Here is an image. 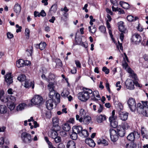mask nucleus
Segmentation results:
<instances>
[{"instance_id":"393cba45","label":"nucleus","mask_w":148,"mask_h":148,"mask_svg":"<svg viewBox=\"0 0 148 148\" xmlns=\"http://www.w3.org/2000/svg\"><path fill=\"white\" fill-rule=\"evenodd\" d=\"M144 104L145 106V107H144V109L142 113L143 115L146 116H148V106L147 104H146L145 103Z\"/></svg>"},{"instance_id":"9b49d317","label":"nucleus","mask_w":148,"mask_h":148,"mask_svg":"<svg viewBox=\"0 0 148 148\" xmlns=\"http://www.w3.org/2000/svg\"><path fill=\"white\" fill-rule=\"evenodd\" d=\"M139 134L136 131H134L130 134L127 137V139L129 140L134 141L136 137H138Z\"/></svg>"},{"instance_id":"79ce46f5","label":"nucleus","mask_w":148,"mask_h":148,"mask_svg":"<svg viewBox=\"0 0 148 148\" xmlns=\"http://www.w3.org/2000/svg\"><path fill=\"white\" fill-rule=\"evenodd\" d=\"M55 94V92L54 90L49 91V97L50 99H54L53 96Z\"/></svg>"},{"instance_id":"1a4fd4ad","label":"nucleus","mask_w":148,"mask_h":148,"mask_svg":"<svg viewBox=\"0 0 148 148\" xmlns=\"http://www.w3.org/2000/svg\"><path fill=\"white\" fill-rule=\"evenodd\" d=\"M92 95L90 97L91 100L96 102H97L99 100L101 99L99 92L97 90H95L92 92Z\"/></svg>"},{"instance_id":"e2e57ef3","label":"nucleus","mask_w":148,"mask_h":148,"mask_svg":"<svg viewBox=\"0 0 148 148\" xmlns=\"http://www.w3.org/2000/svg\"><path fill=\"white\" fill-rule=\"evenodd\" d=\"M137 29L139 31L141 32L143 31V28L142 27L140 26V24H139Z\"/></svg>"},{"instance_id":"39448f33","label":"nucleus","mask_w":148,"mask_h":148,"mask_svg":"<svg viewBox=\"0 0 148 148\" xmlns=\"http://www.w3.org/2000/svg\"><path fill=\"white\" fill-rule=\"evenodd\" d=\"M31 102L34 105L40 106L43 103V99L40 96L36 95L31 100Z\"/></svg>"},{"instance_id":"8fccbe9b","label":"nucleus","mask_w":148,"mask_h":148,"mask_svg":"<svg viewBox=\"0 0 148 148\" xmlns=\"http://www.w3.org/2000/svg\"><path fill=\"white\" fill-rule=\"evenodd\" d=\"M55 78V75L52 73H50L48 77V79L49 81L54 79Z\"/></svg>"},{"instance_id":"052dcab7","label":"nucleus","mask_w":148,"mask_h":148,"mask_svg":"<svg viewBox=\"0 0 148 148\" xmlns=\"http://www.w3.org/2000/svg\"><path fill=\"white\" fill-rule=\"evenodd\" d=\"M39 13L40 16H41L43 17L45 16L46 15V13L44 10H42Z\"/></svg>"},{"instance_id":"0eeeda50","label":"nucleus","mask_w":148,"mask_h":148,"mask_svg":"<svg viewBox=\"0 0 148 148\" xmlns=\"http://www.w3.org/2000/svg\"><path fill=\"white\" fill-rule=\"evenodd\" d=\"M127 103L130 110L132 112L135 111L136 109V103L134 99L130 98L127 101Z\"/></svg>"},{"instance_id":"0e129e2a","label":"nucleus","mask_w":148,"mask_h":148,"mask_svg":"<svg viewBox=\"0 0 148 148\" xmlns=\"http://www.w3.org/2000/svg\"><path fill=\"white\" fill-rule=\"evenodd\" d=\"M75 62L77 67L79 68L81 67V64L78 60H76L75 61Z\"/></svg>"},{"instance_id":"ddd939ff","label":"nucleus","mask_w":148,"mask_h":148,"mask_svg":"<svg viewBox=\"0 0 148 148\" xmlns=\"http://www.w3.org/2000/svg\"><path fill=\"white\" fill-rule=\"evenodd\" d=\"M55 99H50L47 101L46 102V106L47 108L51 110L53 108V103H56L55 102Z\"/></svg>"},{"instance_id":"e433bc0d","label":"nucleus","mask_w":148,"mask_h":148,"mask_svg":"<svg viewBox=\"0 0 148 148\" xmlns=\"http://www.w3.org/2000/svg\"><path fill=\"white\" fill-rule=\"evenodd\" d=\"M136 145L134 142H132L129 143L127 144L126 145V148H134L136 147Z\"/></svg>"},{"instance_id":"f3484780","label":"nucleus","mask_w":148,"mask_h":148,"mask_svg":"<svg viewBox=\"0 0 148 148\" xmlns=\"http://www.w3.org/2000/svg\"><path fill=\"white\" fill-rule=\"evenodd\" d=\"M142 104L140 103H138L137 104V110L138 111L142 112V111L144 109V107H145V106L144 103H145L146 104H147V101H142Z\"/></svg>"},{"instance_id":"f704fd0d","label":"nucleus","mask_w":148,"mask_h":148,"mask_svg":"<svg viewBox=\"0 0 148 148\" xmlns=\"http://www.w3.org/2000/svg\"><path fill=\"white\" fill-rule=\"evenodd\" d=\"M26 106V104L25 103H22L19 104L17 107V111H20L24 109L25 107Z\"/></svg>"},{"instance_id":"a18cd8bd","label":"nucleus","mask_w":148,"mask_h":148,"mask_svg":"<svg viewBox=\"0 0 148 148\" xmlns=\"http://www.w3.org/2000/svg\"><path fill=\"white\" fill-rule=\"evenodd\" d=\"M80 115L82 117H84L86 113L84 110L83 109H81L79 111Z\"/></svg>"},{"instance_id":"338daca9","label":"nucleus","mask_w":148,"mask_h":148,"mask_svg":"<svg viewBox=\"0 0 148 148\" xmlns=\"http://www.w3.org/2000/svg\"><path fill=\"white\" fill-rule=\"evenodd\" d=\"M46 116L47 118L49 119L51 117V114L49 112H48L45 113Z\"/></svg>"},{"instance_id":"09e8293b","label":"nucleus","mask_w":148,"mask_h":148,"mask_svg":"<svg viewBox=\"0 0 148 148\" xmlns=\"http://www.w3.org/2000/svg\"><path fill=\"white\" fill-rule=\"evenodd\" d=\"M30 31L28 28H26L25 29V35L27 36V38H28L29 37Z\"/></svg>"},{"instance_id":"423d86ee","label":"nucleus","mask_w":148,"mask_h":148,"mask_svg":"<svg viewBox=\"0 0 148 148\" xmlns=\"http://www.w3.org/2000/svg\"><path fill=\"white\" fill-rule=\"evenodd\" d=\"M4 94V92L3 91L0 92V99L1 101L4 103H6V102H12L14 103L16 101L15 98L12 95H10L9 97H6L4 98V99H1L2 96Z\"/></svg>"},{"instance_id":"4468645a","label":"nucleus","mask_w":148,"mask_h":148,"mask_svg":"<svg viewBox=\"0 0 148 148\" xmlns=\"http://www.w3.org/2000/svg\"><path fill=\"white\" fill-rule=\"evenodd\" d=\"M5 81L7 83V85H9L13 82L12 76L11 75V73H7L5 76Z\"/></svg>"},{"instance_id":"20e7f679","label":"nucleus","mask_w":148,"mask_h":148,"mask_svg":"<svg viewBox=\"0 0 148 148\" xmlns=\"http://www.w3.org/2000/svg\"><path fill=\"white\" fill-rule=\"evenodd\" d=\"M116 119V116L115 115V110H113L112 112V115L109 118V120L111 126L114 128H115L118 125V123Z\"/></svg>"},{"instance_id":"f257e3e1","label":"nucleus","mask_w":148,"mask_h":148,"mask_svg":"<svg viewBox=\"0 0 148 148\" xmlns=\"http://www.w3.org/2000/svg\"><path fill=\"white\" fill-rule=\"evenodd\" d=\"M82 92L79 93L78 98L82 101H85L90 98V94L92 93V90L89 88H84Z\"/></svg>"},{"instance_id":"9d476101","label":"nucleus","mask_w":148,"mask_h":148,"mask_svg":"<svg viewBox=\"0 0 148 148\" xmlns=\"http://www.w3.org/2000/svg\"><path fill=\"white\" fill-rule=\"evenodd\" d=\"M126 88L130 90L134 89V83L133 81L129 79H127L125 83Z\"/></svg>"},{"instance_id":"f8f14e48","label":"nucleus","mask_w":148,"mask_h":148,"mask_svg":"<svg viewBox=\"0 0 148 148\" xmlns=\"http://www.w3.org/2000/svg\"><path fill=\"white\" fill-rule=\"evenodd\" d=\"M57 128H53L48 133V135L49 136L52 138H55V137L58 136V134L57 132V131L59 130H57Z\"/></svg>"},{"instance_id":"4be33fe9","label":"nucleus","mask_w":148,"mask_h":148,"mask_svg":"<svg viewBox=\"0 0 148 148\" xmlns=\"http://www.w3.org/2000/svg\"><path fill=\"white\" fill-rule=\"evenodd\" d=\"M141 134L143 138H148V134L147 131L144 127H142L141 129Z\"/></svg>"},{"instance_id":"b1692460","label":"nucleus","mask_w":148,"mask_h":148,"mask_svg":"<svg viewBox=\"0 0 148 148\" xmlns=\"http://www.w3.org/2000/svg\"><path fill=\"white\" fill-rule=\"evenodd\" d=\"M97 144L99 145L103 144L104 146H107L108 145V142L105 139L101 138L99 139L97 142Z\"/></svg>"},{"instance_id":"c85d7f7f","label":"nucleus","mask_w":148,"mask_h":148,"mask_svg":"<svg viewBox=\"0 0 148 148\" xmlns=\"http://www.w3.org/2000/svg\"><path fill=\"white\" fill-rule=\"evenodd\" d=\"M120 5L122 8L126 9H128L130 8L129 4L127 3L121 1L120 2Z\"/></svg>"},{"instance_id":"58836bf2","label":"nucleus","mask_w":148,"mask_h":148,"mask_svg":"<svg viewBox=\"0 0 148 148\" xmlns=\"http://www.w3.org/2000/svg\"><path fill=\"white\" fill-rule=\"evenodd\" d=\"M76 133L73 132L72 131V132L70 135V137L73 140H76L77 138V134Z\"/></svg>"},{"instance_id":"37998d69","label":"nucleus","mask_w":148,"mask_h":148,"mask_svg":"<svg viewBox=\"0 0 148 148\" xmlns=\"http://www.w3.org/2000/svg\"><path fill=\"white\" fill-rule=\"evenodd\" d=\"M47 86L49 91L54 90V86L53 84L52 83H51V84L49 83V84Z\"/></svg>"},{"instance_id":"f03ea898","label":"nucleus","mask_w":148,"mask_h":148,"mask_svg":"<svg viewBox=\"0 0 148 148\" xmlns=\"http://www.w3.org/2000/svg\"><path fill=\"white\" fill-rule=\"evenodd\" d=\"M72 131L83 137H86L89 135L88 131L85 129L83 130L82 127L81 126H73L72 128Z\"/></svg>"},{"instance_id":"cd10ccee","label":"nucleus","mask_w":148,"mask_h":148,"mask_svg":"<svg viewBox=\"0 0 148 148\" xmlns=\"http://www.w3.org/2000/svg\"><path fill=\"white\" fill-rule=\"evenodd\" d=\"M14 11L16 13H19L21 10V7L18 3L16 4L14 8Z\"/></svg>"},{"instance_id":"473e14b6","label":"nucleus","mask_w":148,"mask_h":148,"mask_svg":"<svg viewBox=\"0 0 148 148\" xmlns=\"http://www.w3.org/2000/svg\"><path fill=\"white\" fill-rule=\"evenodd\" d=\"M91 120V118L89 116H87L83 119L82 121L85 124H88Z\"/></svg>"},{"instance_id":"c9c22d12","label":"nucleus","mask_w":148,"mask_h":148,"mask_svg":"<svg viewBox=\"0 0 148 148\" xmlns=\"http://www.w3.org/2000/svg\"><path fill=\"white\" fill-rule=\"evenodd\" d=\"M7 103V106L8 108L11 110H14L15 107L14 103L12 102H6Z\"/></svg>"},{"instance_id":"bf43d9fd","label":"nucleus","mask_w":148,"mask_h":148,"mask_svg":"<svg viewBox=\"0 0 148 148\" xmlns=\"http://www.w3.org/2000/svg\"><path fill=\"white\" fill-rule=\"evenodd\" d=\"M117 11L119 12V14H125V12L124 10L121 8H119L118 9Z\"/></svg>"},{"instance_id":"2eb2a0df","label":"nucleus","mask_w":148,"mask_h":148,"mask_svg":"<svg viewBox=\"0 0 148 148\" xmlns=\"http://www.w3.org/2000/svg\"><path fill=\"white\" fill-rule=\"evenodd\" d=\"M53 128H56L57 130H60V127L59 126V119L56 117H54L53 119Z\"/></svg>"},{"instance_id":"7c9ffc66","label":"nucleus","mask_w":148,"mask_h":148,"mask_svg":"<svg viewBox=\"0 0 148 148\" xmlns=\"http://www.w3.org/2000/svg\"><path fill=\"white\" fill-rule=\"evenodd\" d=\"M7 107L4 105L0 106V113L4 114L6 113L7 111Z\"/></svg>"},{"instance_id":"aec40b11","label":"nucleus","mask_w":148,"mask_h":148,"mask_svg":"<svg viewBox=\"0 0 148 148\" xmlns=\"http://www.w3.org/2000/svg\"><path fill=\"white\" fill-rule=\"evenodd\" d=\"M24 86L26 88H29L32 86V88L33 89L34 87V85L33 84L32 82L26 79L25 81Z\"/></svg>"},{"instance_id":"603ef678","label":"nucleus","mask_w":148,"mask_h":148,"mask_svg":"<svg viewBox=\"0 0 148 148\" xmlns=\"http://www.w3.org/2000/svg\"><path fill=\"white\" fill-rule=\"evenodd\" d=\"M102 71L105 72L106 74H108L109 73V69H107L106 67L104 66L103 68Z\"/></svg>"},{"instance_id":"774afa93","label":"nucleus","mask_w":148,"mask_h":148,"mask_svg":"<svg viewBox=\"0 0 148 148\" xmlns=\"http://www.w3.org/2000/svg\"><path fill=\"white\" fill-rule=\"evenodd\" d=\"M106 11L107 13L110 14V15H112L113 14V13L111 11V10L109 9L108 8L106 9Z\"/></svg>"},{"instance_id":"72a5a7b5","label":"nucleus","mask_w":148,"mask_h":148,"mask_svg":"<svg viewBox=\"0 0 148 148\" xmlns=\"http://www.w3.org/2000/svg\"><path fill=\"white\" fill-rule=\"evenodd\" d=\"M26 77L24 74H21L19 75L17 78V79L21 82H22L26 80Z\"/></svg>"},{"instance_id":"a19ab883","label":"nucleus","mask_w":148,"mask_h":148,"mask_svg":"<svg viewBox=\"0 0 148 148\" xmlns=\"http://www.w3.org/2000/svg\"><path fill=\"white\" fill-rule=\"evenodd\" d=\"M57 10V5L56 4L53 5L51 7L50 11H53L54 12H55Z\"/></svg>"},{"instance_id":"bb28decb","label":"nucleus","mask_w":148,"mask_h":148,"mask_svg":"<svg viewBox=\"0 0 148 148\" xmlns=\"http://www.w3.org/2000/svg\"><path fill=\"white\" fill-rule=\"evenodd\" d=\"M67 148H76L75 144L73 140L69 141L66 145Z\"/></svg>"},{"instance_id":"ea45409f","label":"nucleus","mask_w":148,"mask_h":148,"mask_svg":"<svg viewBox=\"0 0 148 148\" xmlns=\"http://www.w3.org/2000/svg\"><path fill=\"white\" fill-rule=\"evenodd\" d=\"M46 44L45 42H40L39 44L40 49L41 50H43L46 47Z\"/></svg>"},{"instance_id":"c756f323","label":"nucleus","mask_w":148,"mask_h":148,"mask_svg":"<svg viewBox=\"0 0 148 148\" xmlns=\"http://www.w3.org/2000/svg\"><path fill=\"white\" fill-rule=\"evenodd\" d=\"M106 119V118L105 116L100 115L97 117V120L98 123H101L104 121Z\"/></svg>"},{"instance_id":"864d4df0","label":"nucleus","mask_w":148,"mask_h":148,"mask_svg":"<svg viewBox=\"0 0 148 148\" xmlns=\"http://www.w3.org/2000/svg\"><path fill=\"white\" fill-rule=\"evenodd\" d=\"M127 18L129 21H133L134 17L131 15H128L127 17Z\"/></svg>"},{"instance_id":"6ab92c4d","label":"nucleus","mask_w":148,"mask_h":148,"mask_svg":"<svg viewBox=\"0 0 148 148\" xmlns=\"http://www.w3.org/2000/svg\"><path fill=\"white\" fill-rule=\"evenodd\" d=\"M85 142L86 144L90 147H93L95 145V144L94 140L90 138H86Z\"/></svg>"},{"instance_id":"13d9d810","label":"nucleus","mask_w":148,"mask_h":148,"mask_svg":"<svg viewBox=\"0 0 148 148\" xmlns=\"http://www.w3.org/2000/svg\"><path fill=\"white\" fill-rule=\"evenodd\" d=\"M120 82L119 81L116 84V87H119V88L117 89V90H120L121 88V86L120 85H120Z\"/></svg>"},{"instance_id":"a878e982","label":"nucleus","mask_w":148,"mask_h":148,"mask_svg":"<svg viewBox=\"0 0 148 148\" xmlns=\"http://www.w3.org/2000/svg\"><path fill=\"white\" fill-rule=\"evenodd\" d=\"M26 65V64L24 60L22 59H20L17 61L16 66L18 68L23 67L24 65Z\"/></svg>"},{"instance_id":"dca6fc26","label":"nucleus","mask_w":148,"mask_h":148,"mask_svg":"<svg viewBox=\"0 0 148 148\" xmlns=\"http://www.w3.org/2000/svg\"><path fill=\"white\" fill-rule=\"evenodd\" d=\"M132 39L134 42H140L141 40V37L140 35L135 34L132 36Z\"/></svg>"},{"instance_id":"a211bd4d","label":"nucleus","mask_w":148,"mask_h":148,"mask_svg":"<svg viewBox=\"0 0 148 148\" xmlns=\"http://www.w3.org/2000/svg\"><path fill=\"white\" fill-rule=\"evenodd\" d=\"M128 116V113L126 112H121L119 113V117L123 121H125L127 120Z\"/></svg>"},{"instance_id":"3c124183","label":"nucleus","mask_w":148,"mask_h":148,"mask_svg":"<svg viewBox=\"0 0 148 148\" xmlns=\"http://www.w3.org/2000/svg\"><path fill=\"white\" fill-rule=\"evenodd\" d=\"M76 34H76V36L75 37V41L76 42H77V44L78 45H81V44H82V39L81 38H79V39H77L76 36Z\"/></svg>"},{"instance_id":"6e6552de","label":"nucleus","mask_w":148,"mask_h":148,"mask_svg":"<svg viewBox=\"0 0 148 148\" xmlns=\"http://www.w3.org/2000/svg\"><path fill=\"white\" fill-rule=\"evenodd\" d=\"M110 137L111 140L113 142H116L118 139L119 137L116 130L113 129L110 130Z\"/></svg>"},{"instance_id":"69168bd1","label":"nucleus","mask_w":148,"mask_h":148,"mask_svg":"<svg viewBox=\"0 0 148 148\" xmlns=\"http://www.w3.org/2000/svg\"><path fill=\"white\" fill-rule=\"evenodd\" d=\"M7 36L8 38H12L14 37L13 35L12 34L9 32L7 33Z\"/></svg>"},{"instance_id":"c03bdc74","label":"nucleus","mask_w":148,"mask_h":148,"mask_svg":"<svg viewBox=\"0 0 148 148\" xmlns=\"http://www.w3.org/2000/svg\"><path fill=\"white\" fill-rule=\"evenodd\" d=\"M99 29L101 32L103 33H105L106 31V27L103 25H101L99 26Z\"/></svg>"},{"instance_id":"de8ad7c7","label":"nucleus","mask_w":148,"mask_h":148,"mask_svg":"<svg viewBox=\"0 0 148 148\" xmlns=\"http://www.w3.org/2000/svg\"><path fill=\"white\" fill-rule=\"evenodd\" d=\"M54 139L55 142L56 143H58L60 142L61 141V138L60 136H58L55 137V138H53Z\"/></svg>"},{"instance_id":"4c0bfd02","label":"nucleus","mask_w":148,"mask_h":148,"mask_svg":"<svg viewBox=\"0 0 148 148\" xmlns=\"http://www.w3.org/2000/svg\"><path fill=\"white\" fill-rule=\"evenodd\" d=\"M69 92L66 90H63L62 92L61 93V96L64 98L68 97L69 95Z\"/></svg>"},{"instance_id":"4d7b16f0","label":"nucleus","mask_w":148,"mask_h":148,"mask_svg":"<svg viewBox=\"0 0 148 148\" xmlns=\"http://www.w3.org/2000/svg\"><path fill=\"white\" fill-rule=\"evenodd\" d=\"M130 126L128 125V123H124L123 125V127L122 128H123V129L125 130V129H127L130 127Z\"/></svg>"},{"instance_id":"680f3d73","label":"nucleus","mask_w":148,"mask_h":148,"mask_svg":"<svg viewBox=\"0 0 148 148\" xmlns=\"http://www.w3.org/2000/svg\"><path fill=\"white\" fill-rule=\"evenodd\" d=\"M56 64L57 65H58L60 66H62V63L60 60L59 59H58L56 60Z\"/></svg>"},{"instance_id":"7ed1b4c3","label":"nucleus","mask_w":148,"mask_h":148,"mask_svg":"<svg viewBox=\"0 0 148 148\" xmlns=\"http://www.w3.org/2000/svg\"><path fill=\"white\" fill-rule=\"evenodd\" d=\"M21 138L23 143L28 144L32 141L31 134L25 132H22L21 135Z\"/></svg>"},{"instance_id":"412c9836","label":"nucleus","mask_w":148,"mask_h":148,"mask_svg":"<svg viewBox=\"0 0 148 148\" xmlns=\"http://www.w3.org/2000/svg\"><path fill=\"white\" fill-rule=\"evenodd\" d=\"M118 25L119 31L122 32H124L125 30V28L123 25V22L120 21L118 23Z\"/></svg>"},{"instance_id":"5fc2aeb1","label":"nucleus","mask_w":148,"mask_h":148,"mask_svg":"<svg viewBox=\"0 0 148 148\" xmlns=\"http://www.w3.org/2000/svg\"><path fill=\"white\" fill-rule=\"evenodd\" d=\"M99 107L98 110V112L99 113L101 112L103 109V106L101 105V104H99Z\"/></svg>"},{"instance_id":"5701e85b","label":"nucleus","mask_w":148,"mask_h":148,"mask_svg":"<svg viewBox=\"0 0 148 148\" xmlns=\"http://www.w3.org/2000/svg\"><path fill=\"white\" fill-rule=\"evenodd\" d=\"M117 133L120 137L124 136L125 134V130L122 128H120L119 129H117Z\"/></svg>"},{"instance_id":"2f4dec72","label":"nucleus","mask_w":148,"mask_h":148,"mask_svg":"<svg viewBox=\"0 0 148 148\" xmlns=\"http://www.w3.org/2000/svg\"><path fill=\"white\" fill-rule=\"evenodd\" d=\"M62 127L63 130L66 132L69 131L71 129L69 124L66 123L62 125Z\"/></svg>"},{"instance_id":"49530a36","label":"nucleus","mask_w":148,"mask_h":148,"mask_svg":"<svg viewBox=\"0 0 148 148\" xmlns=\"http://www.w3.org/2000/svg\"><path fill=\"white\" fill-rule=\"evenodd\" d=\"M55 99H55V101H56V100H57V102H59V103L60 102V95L56 93V95L55 96Z\"/></svg>"},{"instance_id":"6e6d98bb","label":"nucleus","mask_w":148,"mask_h":148,"mask_svg":"<svg viewBox=\"0 0 148 148\" xmlns=\"http://www.w3.org/2000/svg\"><path fill=\"white\" fill-rule=\"evenodd\" d=\"M83 117L81 116V117L79 118V116L78 115H76V119L77 120H79V121L80 122H82L83 120Z\"/></svg>"}]
</instances>
